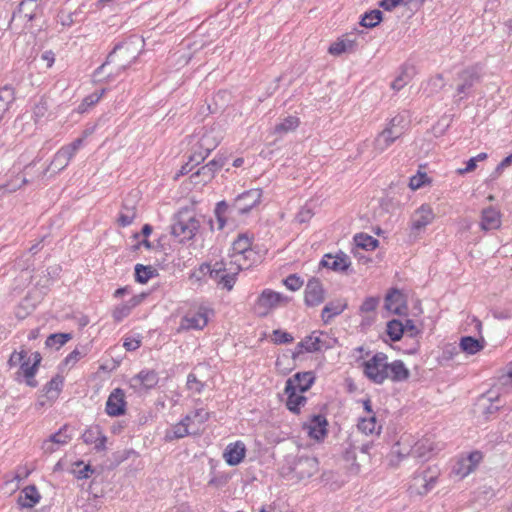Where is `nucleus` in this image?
Listing matches in <instances>:
<instances>
[{"label":"nucleus","mask_w":512,"mask_h":512,"mask_svg":"<svg viewBox=\"0 0 512 512\" xmlns=\"http://www.w3.org/2000/svg\"><path fill=\"white\" fill-rule=\"evenodd\" d=\"M261 198V189H251L238 195L231 205L224 200L218 202L214 210L218 230H222L225 227L227 222L226 215L235 217L237 215L247 214L261 202Z\"/></svg>","instance_id":"f257e3e1"},{"label":"nucleus","mask_w":512,"mask_h":512,"mask_svg":"<svg viewBox=\"0 0 512 512\" xmlns=\"http://www.w3.org/2000/svg\"><path fill=\"white\" fill-rule=\"evenodd\" d=\"M138 54L139 40L137 38L117 44L107 56L106 61L95 70L94 77L96 78V81H102L99 76L106 65L112 62H117V75L128 68L137 59Z\"/></svg>","instance_id":"f03ea898"},{"label":"nucleus","mask_w":512,"mask_h":512,"mask_svg":"<svg viewBox=\"0 0 512 512\" xmlns=\"http://www.w3.org/2000/svg\"><path fill=\"white\" fill-rule=\"evenodd\" d=\"M407 121L403 114L394 116L385 129H383L373 141L374 156L382 154L386 151L397 139H399L406 130Z\"/></svg>","instance_id":"7ed1b4c3"},{"label":"nucleus","mask_w":512,"mask_h":512,"mask_svg":"<svg viewBox=\"0 0 512 512\" xmlns=\"http://www.w3.org/2000/svg\"><path fill=\"white\" fill-rule=\"evenodd\" d=\"M201 225L200 217L190 209H181L174 218L171 233L179 242L193 239Z\"/></svg>","instance_id":"20e7f679"},{"label":"nucleus","mask_w":512,"mask_h":512,"mask_svg":"<svg viewBox=\"0 0 512 512\" xmlns=\"http://www.w3.org/2000/svg\"><path fill=\"white\" fill-rule=\"evenodd\" d=\"M235 261H224L216 262L213 267L209 264H203L200 266L202 273H209L210 277L222 288L231 290L235 284L236 276L241 270L240 265Z\"/></svg>","instance_id":"39448f33"},{"label":"nucleus","mask_w":512,"mask_h":512,"mask_svg":"<svg viewBox=\"0 0 512 512\" xmlns=\"http://www.w3.org/2000/svg\"><path fill=\"white\" fill-rule=\"evenodd\" d=\"M288 471L298 480L310 478L318 472L319 463L317 458L301 455L287 460Z\"/></svg>","instance_id":"423d86ee"},{"label":"nucleus","mask_w":512,"mask_h":512,"mask_svg":"<svg viewBox=\"0 0 512 512\" xmlns=\"http://www.w3.org/2000/svg\"><path fill=\"white\" fill-rule=\"evenodd\" d=\"M387 355L376 353L364 362V374L374 383L381 384L387 379Z\"/></svg>","instance_id":"0eeeda50"},{"label":"nucleus","mask_w":512,"mask_h":512,"mask_svg":"<svg viewBox=\"0 0 512 512\" xmlns=\"http://www.w3.org/2000/svg\"><path fill=\"white\" fill-rule=\"evenodd\" d=\"M288 301L289 298L287 296L270 289H265L257 299L256 310L259 315L265 316L271 309L286 304Z\"/></svg>","instance_id":"6e6552de"},{"label":"nucleus","mask_w":512,"mask_h":512,"mask_svg":"<svg viewBox=\"0 0 512 512\" xmlns=\"http://www.w3.org/2000/svg\"><path fill=\"white\" fill-rule=\"evenodd\" d=\"M436 479L437 477L428 470L418 472L413 476L408 490L411 495H426L434 488Z\"/></svg>","instance_id":"1a4fd4ad"},{"label":"nucleus","mask_w":512,"mask_h":512,"mask_svg":"<svg viewBox=\"0 0 512 512\" xmlns=\"http://www.w3.org/2000/svg\"><path fill=\"white\" fill-rule=\"evenodd\" d=\"M158 382L159 376L155 370L143 369L129 379V386L134 392L141 393L154 388Z\"/></svg>","instance_id":"9d476101"},{"label":"nucleus","mask_w":512,"mask_h":512,"mask_svg":"<svg viewBox=\"0 0 512 512\" xmlns=\"http://www.w3.org/2000/svg\"><path fill=\"white\" fill-rule=\"evenodd\" d=\"M441 449L442 444L440 442H436L431 436H425L411 446V456L425 461Z\"/></svg>","instance_id":"9b49d317"},{"label":"nucleus","mask_w":512,"mask_h":512,"mask_svg":"<svg viewBox=\"0 0 512 512\" xmlns=\"http://www.w3.org/2000/svg\"><path fill=\"white\" fill-rule=\"evenodd\" d=\"M322 335V332H320L319 335H316V332H313L311 335L305 337L295 347L292 357L295 359L303 352L313 353L321 351L322 349L330 348L331 345L321 338Z\"/></svg>","instance_id":"f8f14e48"},{"label":"nucleus","mask_w":512,"mask_h":512,"mask_svg":"<svg viewBox=\"0 0 512 512\" xmlns=\"http://www.w3.org/2000/svg\"><path fill=\"white\" fill-rule=\"evenodd\" d=\"M481 67L474 65L465 68L457 74V95L467 94L473 85L480 80Z\"/></svg>","instance_id":"ddd939ff"},{"label":"nucleus","mask_w":512,"mask_h":512,"mask_svg":"<svg viewBox=\"0 0 512 512\" xmlns=\"http://www.w3.org/2000/svg\"><path fill=\"white\" fill-rule=\"evenodd\" d=\"M208 324V315L205 308L198 311H189L181 319L178 332L188 331L191 329L201 330Z\"/></svg>","instance_id":"4468645a"},{"label":"nucleus","mask_w":512,"mask_h":512,"mask_svg":"<svg viewBox=\"0 0 512 512\" xmlns=\"http://www.w3.org/2000/svg\"><path fill=\"white\" fill-rule=\"evenodd\" d=\"M68 430V425H64L56 433L45 439L41 445L43 453L52 454L58 450L59 447L68 444L72 439V435L68 433Z\"/></svg>","instance_id":"2eb2a0df"},{"label":"nucleus","mask_w":512,"mask_h":512,"mask_svg":"<svg viewBox=\"0 0 512 512\" xmlns=\"http://www.w3.org/2000/svg\"><path fill=\"white\" fill-rule=\"evenodd\" d=\"M305 304L307 306L315 307L320 305L325 300V289L321 281L317 278H311L305 287Z\"/></svg>","instance_id":"dca6fc26"},{"label":"nucleus","mask_w":512,"mask_h":512,"mask_svg":"<svg viewBox=\"0 0 512 512\" xmlns=\"http://www.w3.org/2000/svg\"><path fill=\"white\" fill-rule=\"evenodd\" d=\"M222 137L221 129L218 126H213L202 133L196 146L209 155L219 145Z\"/></svg>","instance_id":"f3484780"},{"label":"nucleus","mask_w":512,"mask_h":512,"mask_svg":"<svg viewBox=\"0 0 512 512\" xmlns=\"http://www.w3.org/2000/svg\"><path fill=\"white\" fill-rule=\"evenodd\" d=\"M435 218L433 209L428 204L421 205L411 215L410 223L413 231H421L429 225Z\"/></svg>","instance_id":"a211bd4d"},{"label":"nucleus","mask_w":512,"mask_h":512,"mask_svg":"<svg viewBox=\"0 0 512 512\" xmlns=\"http://www.w3.org/2000/svg\"><path fill=\"white\" fill-rule=\"evenodd\" d=\"M191 420L192 416L186 415L179 423L166 430L164 439L170 442L175 439L183 438L187 435L197 434L198 428L193 429V426L190 424Z\"/></svg>","instance_id":"6ab92c4d"},{"label":"nucleus","mask_w":512,"mask_h":512,"mask_svg":"<svg viewBox=\"0 0 512 512\" xmlns=\"http://www.w3.org/2000/svg\"><path fill=\"white\" fill-rule=\"evenodd\" d=\"M125 393L122 389H114L106 402V413L109 416H120L125 413Z\"/></svg>","instance_id":"aec40b11"},{"label":"nucleus","mask_w":512,"mask_h":512,"mask_svg":"<svg viewBox=\"0 0 512 512\" xmlns=\"http://www.w3.org/2000/svg\"><path fill=\"white\" fill-rule=\"evenodd\" d=\"M328 422L322 415H314L303 428L307 431L308 435L317 441L323 440L327 435Z\"/></svg>","instance_id":"412c9836"},{"label":"nucleus","mask_w":512,"mask_h":512,"mask_svg":"<svg viewBox=\"0 0 512 512\" xmlns=\"http://www.w3.org/2000/svg\"><path fill=\"white\" fill-rule=\"evenodd\" d=\"M315 377L312 372H298L286 381L287 390L303 393L310 389Z\"/></svg>","instance_id":"4be33fe9"},{"label":"nucleus","mask_w":512,"mask_h":512,"mask_svg":"<svg viewBox=\"0 0 512 512\" xmlns=\"http://www.w3.org/2000/svg\"><path fill=\"white\" fill-rule=\"evenodd\" d=\"M320 265L335 272H344L350 267L351 261L348 255L339 252L336 255L326 254Z\"/></svg>","instance_id":"5701e85b"},{"label":"nucleus","mask_w":512,"mask_h":512,"mask_svg":"<svg viewBox=\"0 0 512 512\" xmlns=\"http://www.w3.org/2000/svg\"><path fill=\"white\" fill-rule=\"evenodd\" d=\"M246 455V446L242 441H236L227 445L223 458L230 466L240 464Z\"/></svg>","instance_id":"b1692460"},{"label":"nucleus","mask_w":512,"mask_h":512,"mask_svg":"<svg viewBox=\"0 0 512 512\" xmlns=\"http://www.w3.org/2000/svg\"><path fill=\"white\" fill-rule=\"evenodd\" d=\"M357 47V41L355 37H352L349 34L343 35L338 38L337 41L332 43L328 49V52L331 55L339 56L343 53L354 52Z\"/></svg>","instance_id":"393cba45"},{"label":"nucleus","mask_w":512,"mask_h":512,"mask_svg":"<svg viewBox=\"0 0 512 512\" xmlns=\"http://www.w3.org/2000/svg\"><path fill=\"white\" fill-rule=\"evenodd\" d=\"M480 225L486 231L499 228L501 225L500 212L493 207L483 209Z\"/></svg>","instance_id":"a878e982"},{"label":"nucleus","mask_w":512,"mask_h":512,"mask_svg":"<svg viewBox=\"0 0 512 512\" xmlns=\"http://www.w3.org/2000/svg\"><path fill=\"white\" fill-rule=\"evenodd\" d=\"M409 375V370L401 360H395L392 363L387 362V379L401 382L408 379Z\"/></svg>","instance_id":"bb28decb"},{"label":"nucleus","mask_w":512,"mask_h":512,"mask_svg":"<svg viewBox=\"0 0 512 512\" xmlns=\"http://www.w3.org/2000/svg\"><path fill=\"white\" fill-rule=\"evenodd\" d=\"M347 307L345 300H335L327 303L321 313V318L325 324L329 323L334 317L340 315Z\"/></svg>","instance_id":"cd10ccee"},{"label":"nucleus","mask_w":512,"mask_h":512,"mask_svg":"<svg viewBox=\"0 0 512 512\" xmlns=\"http://www.w3.org/2000/svg\"><path fill=\"white\" fill-rule=\"evenodd\" d=\"M41 499V495L35 485L25 487L19 496L18 503L25 508L35 506Z\"/></svg>","instance_id":"c85d7f7f"},{"label":"nucleus","mask_w":512,"mask_h":512,"mask_svg":"<svg viewBox=\"0 0 512 512\" xmlns=\"http://www.w3.org/2000/svg\"><path fill=\"white\" fill-rule=\"evenodd\" d=\"M42 12V6L40 3L33 2V0H22L19 3L18 10L13 14V17L16 14H23L28 21L34 20L39 13Z\"/></svg>","instance_id":"c756f323"},{"label":"nucleus","mask_w":512,"mask_h":512,"mask_svg":"<svg viewBox=\"0 0 512 512\" xmlns=\"http://www.w3.org/2000/svg\"><path fill=\"white\" fill-rule=\"evenodd\" d=\"M403 328L404 337L406 339H410L412 342L406 352L409 354H414L419 349V342L416 338L420 334V330L415 326L414 321L411 319H407L405 323H403Z\"/></svg>","instance_id":"7c9ffc66"},{"label":"nucleus","mask_w":512,"mask_h":512,"mask_svg":"<svg viewBox=\"0 0 512 512\" xmlns=\"http://www.w3.org/2000/svg\"><path fill=\"white\" fill-rule=\"evenodd\" d=\"M73 157L69 154L63 147L57 151L54 155L53 160L51 161L49 167L43 172L45 174L47 171L51 170L52 172H60L64 168H66Z\"/></svg>","instance_id":"2f4dec72"},{"label":"nucleus","mask_w":512,"mask_h":512,"mask_svg":"<svg viewBox=\"0 0 512 512\" xmlns=\"http://www.w3.org/2000/svg\"><path fill=\"white\" fill-rule=\"evenodd\" d=\"M136 215L137 211L135 204L126 199L122 205V209L120 211L117 222L120 226L126 227L133 222V220L136 218Z\"/></svg>","instance_id":"473e14b6"},{"label":"nucleus","mask_w":512,"mask_h":512,"mask_svg":"<svg viewBox=\"0 0 512 512\" xmlns=\"http://www.w3.org/2000/svg\"><path fill=\"white\" fill-rule=\"evenodd\" d=\"M14 100L15 91L13 87L5 85L0 88V122L4 118V115L9 110Z\"/></svg>","instance_id":"72a5a7b5"},{"label":"nucleus","mask_w":512,"mask_h":512,"mask_svg":"<svg viewBox=\"0 0 512 512\" xmlns=\"http://www.w3.org/2000/svg\"><path fill=\"white\" fill-rule=\"evenodd\" d=\"M403 295L397 289H392L385 297V308L394 314H401Z\"/></svg>","instance_id":"f704fd0d"},{"label":"nucleus","mask_w":512,"mask_h":512,"mask_svg":"<svg viewBox=\"0 0 512 512\" xmlns=\"http://www.w3.org/2000/svg\"><path fill=\"white\" fill-rule=\"evenodd\" d=\"M284 392L287 395V408L293 413H299L300 408L305 405L307 398L303 396L300 392L294 391V389L288 391L286 385Z\"/></svg>","instance_id":"c9c22d12"},{"label":"nucleus","mask_w":512,"mask_h":512,"mask_svg":"<svg viewBox=\"0 0 512 512\" xmlns=\"http://www.w3.org/2000/svg\"><path fill=\"white\" fill-rule=\"evenodd\" d=\"M482 460V454L479 451L471 452L468 457L461 461L460 468L457 471L462 477L467 476L469 473L474 471L476 466Z\"/></svg>","instance_id":"e433bc0d"},{"label":"nucleus","mask_w":512,"mask_h":512,"mask_svg":"<svg viewBox=\"0 0 512 512\" xmlns=\"http://www.w3.org/2000/svg\"><path fill=\"white\" fill-rule=\"evenodd\" d=\"M359 431L365 435L379 434L381 425L378 424L375 415H369L360 419L357 425Z\"/></svg>","instance_id":"4c0bfd02"},{"label":"nucleus","mask_w":512,"mask_h":512,"mask_svg":"<svg viewBox=\"0 0 512 512\" xmlns=\"http://www.w3.org/2000/svg\"><path fill=\"white\" fill-rule=\"evenodd\" d=\"M390 455L392 464H397L406 456L411 455V447L408 440L402 437L401 440L392 447Z\"/></svg>","instance_id":"58836bf2"},{"label":"nucleus","mask_w":512,"mask_h":512,"mask_svg":"<svg viewBox=\"0 0 512 512\" xmlns=\"http://www.w3.org/2000/svg\"><path fill=\"white\" fill-rule=\"evenodd\" d=\"M459 346L463 352L469 355H474L484 348V340L465 336L461 338Z\"/></svg>","instance_id":"ea45409f"},{"label":"nucleus","mask_w":512,"mask_h":512,"mask_svg":"<svg viewBox=\"0 0 512 512\" xmlns=\"http://www.w3.org/2000/svg\"><path fill=\"white\" fill-rule=\"evenodd\" d=\"M356 451V443L350 442L343 452V459L347 463L349 471L353 474H358L360 471V465L356 462Z\"/></svg>","instance_id":"a19ab883"},{"label":"nucleus","mask_w":512,"mask_h":512,"mask_svg":"<svg viewBox=\"0 0 512 512\" xmlns=\"http://www.w3.org/2000/svg\"><path fill=\"white\" fill-rule=\"evenodd\" d=\"M354 242L357 248H361L366 251L374 250L378 247L379 241L365 233H358L354 236Z\"/></svg>","instance_id":"79ce46f5"},{"label":"nucleus","mask_w":512,"mask_h":512,"mask_svg":"<svg viewBox=\"0 0 512 512\" xmlns=\"http://www.w3.org/2000/svg\"><path fill=\"white\" fill-rule=\"evenodd\" d=\"M138 304V298L132 297L129 301L122 303L115 308V310L113 311V318L117 322L122 321L125 317H127L130 314L131 310Z\"/></svg>","instance_id":"37998d69"},{"label":"nucleus","mask_w":512,"mask_h":512,"mask_svg":"<svg viewBox=\"0 0 512 512\" xmlns=\"http://www.w3.org/2000/svg\"><path fill=\"white\" fill-rule=\"evenodd\" d=\"M214 175L212 173V170L207 166L204 165L200 167L195 173H193L190 176L191 182L199 185V184H206L209 181L213 179Z\"/></svg>","instance_id":"c03bdc74"},{"label":"nucleus","mask_w":512,"mask_h":512,"mask_svg":"<svg viewBox=\"0 0 512 512\" xmlns=\"http://www.w3.org/2000/svg\"><path fill=\"white\" fill-rule=\"evenodd\" d=\"M300 124V120L296 116H288L275 126V133L286 134L294 131Z\"/></svg>","instance_id":"a18cd8bd"},{"label":"nucleus","mask_w":512,"mask_h":512,"mask_svg":"<svg viewBox=\"0 0 512 512\" xmlns=\"http://www.w3.org/2000/svg\"><path fill=\"white\" fill-rule=\"evenodd\" d=\"M72 339L70 333H54L47 337L45 345L50 348L59 349Z\"/></svg>","instance_id":"49530a36"},{"label":"nucleus","mask_w":512,"mask_h":512,"mask_svg":"<svg viewBox=\"0 0 512 512\" xmlns=\"http://www.w3.org/2000/svg\"><path fill=\"white\" fill-rule=\"evenodd\" d=\"M155 274L156 270L152 266L142 264L135 266V280L141 284L147 283Z\"/></svg>","instance_id":"de8ad7c7"},{"label":"nucleus","mask_w":512,"mask_h":512,"mask_svg":"<svg viewBox=\"0 0 512 512\" xmlns=\"http://www.w3.org/2000/svg\"><path fill=\"white\" fill-rule=\"evenodd\" d=\"M382 21V12L378 9L366 12L360 21V25L366 28H374Z\"/></svg>","instance_id":"09e8293b"},{"label":"nucleus","mask_w":512,"mask_h":512,"mask_svg":"<svg viewBox=\"0 0 512 512\" xmlns=\"http://www.w3.org/2000/svg\"><path fill=\"white\" fill-rule=\"evenodd\" d=\"M386 331L392 341H399L404 336L403 323L400 320L393 319L387 323Z\"/></svg>","instance_id":"8fccbe9b"},{"label":"nucleus","mask_w":512,"mask_h":512,"mask_svg":"<svg viewBox=\"0 0 512 512\" xmlns=\"http://www.w3.org/2000/svg\"><path fill=\"white\" fill-rule=\"evenodd\" d=\"M251 240L246 234H241L238 238L233 242L232 250L234 256L243 255L247 251L250 250Z\"/></svg>","instance_id":"3c124183"},{"label":"nucleus","mask_w":512,"mask_h":512,"mask_svg":"<svg viewBox=\"0 0 512 512\" xmlns=\"http://www.w3.org/2000/svg\"><path fill=\"white\" fill-rule=\"evenodd\" d=\"M106 92V89H101L100 91H96L88 96H86L81 104L78 106V112L84 113L87 111L89 107H92L96 103L99 102V100L102 98L104 93Z\"/></svg>","instance_id":"603ef678"},{"label":"nucleus","mask_w":512,"mask_h":512,"mask_svg":"<svg viewBox=\"0 0 512 512\" xmlns=\"http://www.w3.org/2000/svg\"><path fill=\"white\" fill-rule=\"evenodd\" d=\"M20 367L24 376L27 379V385H29L30 387H36L37 382L33 379V377L37 371V367L34 364H30V359H24Z\"/></svg>","instance_id":"864d4df0"},{"label":"nucleus","mask_w":512,"mask_h":512,"mask_svg":"<svg viewBox=\"0 0 512 512\" xmlns=\"http://www.w3.org/2000/svg\"><path fill=\"white\" fill-rule=\"evenodd\" d=\"M63 386V378L59 375L53 377L45 386L48 398H56Z\"/></svg>","instance_id":"5fc2aeb1"},{"label":"nucleus","mask_w":512,"mask_h":512,"mask_svg":"<svg viewBox=\"0 0 512 512\" xmlns=\"http://www.w3.org/2000/svg\"><path fill=\"white\" fill-rule=\"evenodd\" d=\"M188 415L192 416L190 424L193 426V429H197L198 427V432L200 431V426L203 425L209 419V413L202 408L196 409L195 411L189 413Z\"/></svg>","instance_id":"6e6d98bb"},{"label":"nucleus","mask_w":512,"mask_h":512,"mask_svg":"<svg viewBox=\"0 0 512 512\" xmlns=\"http://www.w3.org/2000/svg\"><path fill=\"white\" fill-rule=\"evenodd\" d=\"M48 112V104L45 100L41 99L38 103H36L33 107L32 117L34 122L39 123L44 117H46Z\"/></svg>","instance_id":"4d7b16f0"},{"label":"nucleus","mask_w":512,"mask_h":512,"mask_svg":"<svg viewBox=\"0 0 512 512\" xmlns=\"http://www.w3.org/2000/svg\"><path fill=\"white\" fill-rule=\"evenodd\" d=\"M427 183H430V179L427 174L425 172L418 171L416 175L410 178L409 187L411 190H417Z\"/></svg>","instance_id":"13d9d810"},{"label":"nucleus","mask_w":512,"mask_h":512,"mask_svg":"<svg viewBox=\"0 0 512 512\" xmlns=\"http://www.w3.org/2000/svg\"><path fill=\"white\" fill-rule=\"evenodd\" d=\"M30 166H31V164L26 166L24 176H21V177L17 176L15 183L14 182L7 183L6 185H4L3 188L8 192H15L17 189L21 188L23 185L29 183L31 180H29L26 177V175L29 174L28 169L30 168Z\"/></svg>","instance_id":"bf43d9fd"},{"label":"nucleus","mask_w":512,"mask_h":512,"mask_svg":"<svg viewBox=\"0 0 512 512\" xmlns=\"http://www.w3.org/2000/svg\"><path fill=\"white\" fill-rule=\"evenodd\" d=\"M101 433L102 431L99 426H91L82 434L83 442L86 444H93V442H96L97 439H99Z\"/></svg>","instance_id":"052dcab7"},{"label":"nucleus","mask_w":512,"mask_h":512,"mask_svg":"<svg viewBox=\"0 0 512 512\" xmlns=\"http://www.w3.org/2000/svg\"><path fill=\"white\" fill-rule=\"evenodd\" d=\"M283 283L291 291H297L303 285V281L296 274H291L288 277H286L283 280Z\"/></svg>","instance_id":"680f3d73"},{"label":"nucleus","mask_w":512,"mask_h":512,"mask_svg":"<svg viewBox=\"0 0 512 512\" xmlns=\"http://www.w3.org/2000/svg\"><path fill=\"white\" fill-rule=\"evenodd\" d=\"M186 385L190 391L197 394L201 393L204 388V384L197 379L195 374L192 373L188 375Z\"/></svg>","instance_id":"e2e57ef3"},{"label":"nucleus","mask_w":512,"mask_h":512,"mask_svg":"<svg viewBox=\"0 0 512 512\" xmlns=\"http://www.w3.org/2000/svg\"><path fill=\"white\" fill-rule=\"evenodd\" d=\"M293 339V336L288 332L282 331L280 329L273 331V341L276 344L291 343Z\"/></svg>","instance_id":"0e129e2a"},{"label":"nucleus","mask_w":512,"mask_h":512,"mask_svg":"<svg viewBox=\"0 0 512 512\" xmlns=\"http://www.w3.org/2000/svg\"><path fill=\"white\" fill-rule=\"evenodd\" d=\"M410 81V75L403 71L392 83L391 88L395 91L401 90Z\"/></svg>","instance_id":"69168bd1"},{"label":"nucleus","mask_w":512,"mask_h":512,"mask_svg":"<svg viewBox=\"0 0 512 512\" xmlns=\"http://www.w3.org/2000/svg\"><path fill=\"white\" fill-rule=\"evenodd\" d=\"M208 156L205 152L200 150L196 145L193 148L192 154L189 156V159L187 162H190L191 165L196 166L200 164L202 161L205 160V158Z\"/></svg>","instance_id":"338daca9"},{"label":"nucleus","mask_w":512,"mask_h":512,"mask_svg":"<svg viewBox=\"0 0 512 512\" xmlns=\"http://www.w3.org/2000/svg\"><path fill=\"white\" fill-rule=\"evenodd\" d=\"M498 384L501 387L512 386V362L507 366L506 372L499 377Z\"/></svg>","instance_id":"774afa93"}]
</instances>
